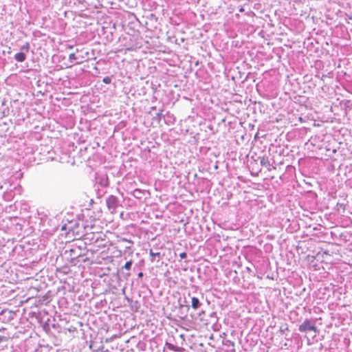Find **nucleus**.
I'll use <instances>...</instances> for the list:
<instances>
[{
    "instance_id": "nucleus-3",
    "label": "nucleus",
    "mask_w": 352,
    "mask_h": 352,
    "mask_svg": "<svg viewBox=\"0 0 352 352\" xmlns=\"http://www.w3.org/2000/svg\"><path fill=\"white\" fill-rule=\"evenodd\" d=\"M118 244L117 245L113 246V244L111 243V258L113 257H119L122 254V248L128 249L130 248V246L124 245H123L122 243H129L130 244L131 242L126 240L125 239H122L121 240L118 241Z\"/></svg>"
},
{
    "instance_id": "nucleus-23",
    "label": "nucleus",
    "mask_w": 352,
    "mask_h": 352,
    "mask_svg": "<svg viewBox=\"0 0 352 352\" xmlns=\"http://www.w3.org/2000/svg\"><path fill=\"white\" fill-rule=\"evenodd\" d=\"M152 109H155V107H151Z\"/></svg>"
},
{
    "instance_id": "nucleus-7",
    "label": "nucleus",
    "mask_w": 352,
    "mask_h": 352,
    "mask_svg": "<svg viewBox=\"0 0 352 352\" xmlns=\"http://www.w3.org/2000/svg\"><path fill=\"white\" fill-rule=\"evenodd\" d=\"M166 345L167 346V348L169 350L175 351V352H183L184 351V348H182V347H179L177 346H175V345L168 343V342H166Z\"/></svg>"
},
{
    "instance_id": "nucleus-5",
    "label": "nucleus",
    "mask_w": 352,
    "mask_h": 352,
    "mask_svg": "<svg viewBox=\"0 0 352 352\" xmlns=\"http://www.w3.org/2000/svg\"><path fill=\"white\" fill-rule=\"evenodd\" d=\"M201 302L197 297H192L191 298V307L195 310L198 309L201 306Z\"/></svg>"
},
{
    "instance_id": "nucleus-17",
    "label": "nucleus",
    "mask_w": 352,
    "mask_h": 352,
    "mask_svg": "<svg viewBox=\"0 0 352 352\" xmlns=\"http://www.w3.org/2000/svg\"><path fill=\"white\" fill-rule=\"evenodd\" d=\"M287 330H288V327H284L282 326V327H280V331L281 333H284L285 331H287Z\"/></svg>"
},
{
    "instance_id": "nucleus-4",
    "label": "nucleus",
    "mask_w": 352,
    "mask_h": 352,
    "mask_svg": "<svg viewBox=\"0 0 352 352\" xmlns=\"http://www.w3.org/2000/svg\"><path fill=\"white\" fill-rule=\"evenodd\" d=\"M298 330L300 332H307L308 331H313L316 333L318 331L314 322H311L309 319H306L304 320V322L299 326Z\"/></svg>"
},
{
    "instance_id": "nucleus-10",
    "label": "nucleus",
    "mask_w": 352,
    "mask_h": 352,
    "mask_svg": "<svg viewBox=\"0 0 352 352\" xmlns=\"http://www.w3.org/2000/svg\"><path fill=\"white\" fill-rule=\"evenodd\" d=\"M260 163L262 166H265L266 167H270L271 166L268 159L264 157L261 158Z\"/></svg>"
},
{
    "instance_id": "nucleus-12",
    "label": "nucleus",
    "mask_w": 352,
    "mask_h": 352,
    "mask_svg": "<svg viewBox=\"0 0 352 352\" xmlns=\"http://www.w3.org/2000/svg\"><path fill=\"white\" fill-rule=\"evenodd\" d=\"M118 205L116 198L113 195H111V208H116Z\"/></svg>"
},
{
    "instance_id": "nucleus-15",
    "label": "nucleus",
    "mask_w": 352,
    "mask_h": 352,
    "mask_svg": "<svg viewBox=\"0 0 352 352\" xmlns=\"http://www.w3.org/2000/svg\"><path fill=\"white\" fill-rule=\"evenodd\" d=\"M117 340V337L115 336V338H113V336H111V348L113 349V344H114V343L116 342Z\"/></svg>"
},
{
    "instance_id": "nucleus-6",
    "label": "nucleus",
    "mask_w": 352,
    "mask_h": 352,
    "mask_svg": "<svg viewBox=\"0 0 352 352\" xmlns=\"http://www.w3.org/2000/svg\"><path fill=\"white\" fill-rule=\"evenodd\" d=\"M149 254L151 256V261L152 263H153L155 261V258H157V261L159 262L160 261V257H161V254L160 252H154L153 251V250H150L149 251Z\"/></svg>"
},
{
    "instance_id": "nucleus-19",
    "label": "nucleus",
    "mask_w": 352,
    "mask_h": 352,
    "mask_svg": "<svg viewBox=\"0 0 352 352\" xmlns=\"http://www.w3.org/2000/svg\"><path fill=\"white\" fill-rule=\"evenodd\" d=\"M138 276L139 278H142L143 276V273L142 272H140L138 274Z\"/></svg>"
},
{
    "instance_id": "nucleus-11",
    "label": "nucleus",
    "mask_w": 352,
    "mask_h": 352,
    "mask_svg": "<svg viewBox=\"0 0 352 352\" xmlns=\"http://www.w3.org/2000/svg\"><path fill=\"white\" fill-rule=\"evenodd\" d=\"M162 111H163V110H160V111L158 112L153 118L154 120H157V122H160L161 121L162 117H164V116L162 114Z\"/></svg>"
},
{
    "instance_id": "nucleus-2",
    "label": "nucleus",
    "mask_w": 352,
    "mask_h": 352,
    "mask_svg": "<svg viewBox=\"0 0 352 352\" xmlns=\"http://www.w3.org/2000/svg\"><path fill=\"white\" fill-rule=\"evenodd\" d=\"M86 60V56L84 55V52L81 50L77 49L75 52L72 53L69 56V65H66V67H71L73 65H78L84 63Z\"/></svg>"
},
{
    "instance_id": "nucleus-8",
    "label": "nucleus",
    "mask_w": 352,
    "mask_h": 352,
    "mask_svg": "<svg viewBox=\"0 0 352 352\" xmlns=\"http://www.w3.org/2000/svg\"><path fill=\"white\" fill-rule=\"evenodd\" d=\"M14 58L17 62L22 63L26 59V55L23 52H18L14 55Z\"/></svg>"
},
{
    "instance_id": "nucleus-9",
    "label": "nucleus",
    "mask_w": 352,
    "mask_h": 352,
    "mask_svg": "<svg viewBox=\"0 0 352 352\" xmlns=\"http://www.w3.org/2000/svg\"><path fill=\"white\" fill-rule=\"evenodd\" d=\"M133 196L137 199H142L143 195H144V191L142 190L139 188H136L133 192Z\"/></svg>"
},
{
    "instance_id": "nucleus-21",
    "label": "nucleus",
    "mask_w": 352,
    "mask_h": 352,
    "mask_svg": "<svg viewBox=\"0 0 352 352\" xmlns=\"http://www.w3.org/2000/svg\"><path fill=\"white\" fill-rule=\"evenodd\" d=\"M114 36L112 35L111 41L113 40Z\"/></svg>"
},
{
    "instance_id": "nucleus-18",
    "label": "nucleus",
    "mask_w": 352,
    "mask_h": 352,
    "mask_svg": "<svg viewBox=\"0 0 352 352\" xmlns=\"http://www.w3.org/2000/svg\"><path fill=\"white\" fill-rule=\"evenodd\" d=\"M103 82H105L106 84L110 83V78L106 77V78H103Z\"/></svg>"
},
{
    "instance_id": "nucleus-13",
    "label": "nucleus",
    "mask_w": 352,
    "mask_h": 352,
    "mask_svg": "<svg viewBox=\"0 0 352 352\" xmlns=\"http://www.w3.org/2000/svg\"><path fill=\"white\" fill-rule=\"evenodd\" d=\"M21 50H24L26 52H28L30 50V44L29 43H26L25 45H23L21 47Z\"/></svg>"
},
{
    "instance_id": "nucleus-1",
    "label": "nucleus",
    "mask_w": 352,
    "mask_h": 352,
    "mask_svg": "<svg viewBox=\"0 0 352 352\" xmlns=\"http://www.w3.org/2000/svg\"><path fill=\"white\" fill-rule=\"evenodd\" d=\"M132 265V261H127L124 265L119 270H117L116 274L111 276V282H116V285H111V294H116L118 298L124 297L125 296V287L124 285V280L122 278H126L130 275L129 272L124 273L123 270H130Z\"/></svg>"
},
{
    "instance_id": "nucleus-22",
    "label": "nucleus",
    "mask_w": 352,
    "mask_h": 352,
    "mask_svg": "<svg viewBox=\"0 0 352 352\" xmlns=\"http://www.w3.org/2000/svg\"><path fill=\"white\" fill-rule=\"evenodd\" d=\"M114 36L112 35L111 41L113 40Z\"/></svg>"
},
{
    "instance_id": "nucleus-20",
    "label": "nucleus",
    "mask_w": 352,
    "mask_h": 352,
    "mask_svg": "<svg viewBox=\"0 0 352 352\" xmlns=\"http://www.w3.org/2000/svg\"><path fill=\"white\" fill-rule=\"evenodd\" d=\"M126 352H134V351L133 349H131V350H128Z\"/></svg>"
},
{
    "instance_id": "nucleus-14",
    "label": "nucleus",
    "mask_w": 352,
    "mask_h": 352,
    "mask_svg": "<svg viewBox=\"0 0 352 352\" xmlns=\"http://www.w3.org/2000/svg\"><path fill=\"white\" fill-rule=\"evenodd\" d=\"M179 257L182 258V259H184L187 257V254L186 252H182L179 254Z\"/></svg>"
},
{
    "instance_id": "nucleus-16",
    "label": "nucleus",
    "mask_w": 352,
    "mask_h": 352,
    "mask_svg": "<svg viewBox=\"0 0 352 352\" xmlns=\"http://www.w3.org/2000/svg\"><path fill=\"white\" fill-rule=\"evenodd\" d=\"M134 304H135V305H131L132 309H133V310H134V311H138V306H137L138 302H137V301H135V302H134Z\"/></svg>"
}]
</instances>
